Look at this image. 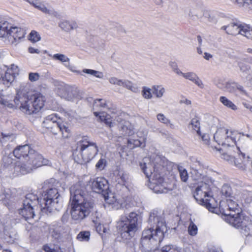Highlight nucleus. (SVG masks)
<instances>
[{"label": "nucleus", "instance_id": "f257e3e1", "mask_svg": "<svg viewBox=\"0 0 252 252\" xmlns=\"http://www.w3.org/2000/svg\"><path fill=\"white\" fill-rule=\"evenodd\" d=\"M71 200V217L72 220L80 222L86 218L94 210V202L80 183L70 188Z\"/></svg>", "mask_w": 252, "mask_h": 252}, {"label": "nucleus", "instance_id": "f03ea898", "mask_svg": "<svg viewBox=\"0 0 252 252\" xmlns=\"http://www.w3.org/2000/svg\"><path fill=\"white\" fill-rule=\"evenodd\" d=\"M148 223L151 227L143 231L140 240V248L144 252H149L157 248L163 240L166 229L165 220L158 215L157 211L151 213Z\"/></svg>", "mask_w": 252, "mask_h": 252}, {"label": "nucleus", "instance_id": "7ed1b4c3", "mask_svg": "<svg viewBox=\"0 0 252 252\" xmlns=\"http://www.w3.org/2000/svg\"><path fill=\"white\" fill-rule=\"evenodd\" d=\"M13 153L20 159L15 162V170L22 174L30 173L33 169L46 164L42 155L28 144L17 146Z\"/></svg>", "mask_w": 252, "mask_h": 252}, {"label": "nucleus", "instance_id": "20e7f679", "mask_svg": "<svg viewBox=\"0 0 252 252\" xmlns=\"http://www.w3.org/2000/svg\"><path fill=\"white\" fill-rule=\"evenodd\" d=\"M28 88L21 86L14 99L17 107L26 114L39 112L44 105L45 99L41 94L29 91Z\"/></svg>", "mask_w": 252, "mask_h": 252}, {"label": "nucleus", "instance_id": "39448f33", "mask_svg": "<svg viewBox=\"0 0 252 252\" xmlns=\"http://www.w3.org/2000/svg\"><path fill=\"white\" fill-rule=\"evenodd\" d=\"M160 160L159 157L156 156L154 160L150 158H144L140 163V166L147 178L151 177L150 188L157 193H167L169 189L164 186L163 178L158 173V169L160 164L158 162Z\"/></svg>", "mask_w": 252, "mask_h": 252}, {"label": "nucleus", "instance_id": "423d86ee", "mask_svg": "<svg viewBox=\"0 0 252 252\" xmlns=\"http://www.w3.org/2000/svg\"><path fill=\"white\" fill-rule=\"evenodd\" d=\"M42 126L50 129L51 132L55 135L62 133L64 138H68L70 132L68 124L62 121L56 114L47 116L42 123Z\"/></svg>", "mask_w": 252, "mask_h": 252}, {"label": "nucleus", "instance_id": "0eeeda50", "mask_svg": "<svg viewBox=\"0 0 252 252\" xmlns=\"http://www.w3.org/2000/svg\"><path fill=\"white\" fill-rule=\"evenodd\" d=\"M59 196L60 194L56 188H52L47 189L44 194H42L43 197L39 198L40 210L44 213L59 211L60 209L58 200Z\"/></svg>", "mask_w": 252, "mask_h": 252}, {"label": "nucleus", "instance_id": "6e6552de", "mask_svg": "<svg viewBox=\"0 0 252 252\" xmlns=\"http://www.w3.org/2000/svg\"><path fill=\"white\" fill-rule=\"evenodd\" d=\"M221 211L222 215L226 217V221L234 227L240 228L246 235L252 232V221L249 217L244 216L242 213H227L223 210Z\"/></svg>", "mask_w": 252, "mask_h": 252}, {"label": "nucleus", "instance_id": "1a4fd4ad", "mask_svg": "<svg viewBox=\"0 0 252 252\" xmlns=\"http://www.w3.org/2000/svg\"><path fill=\"white\" fill-rule=\"evenodd\" d=\"M76 150L80 153L83 161L87 163L91 160L97 154L98 150L96 144L90 142L88 137L84 136L77 142Z\"/></svg>", "mask_w": 252, "mask_h": 252}, {"label": "nucleus", "instance_id": "9d476101", "mask_svg": "<svg viewBox=\"0 0 252 252\" xmlns=\"http://www.w3.org/2000/svg\"><path fill=\"white\" fill-rule=\"evenodd\" d=\"M139 216L135 212H131L125 220H122L124 224L122 225L120 232L122 238L124 240H130L134 236L138 229V220Z\"/></svg>", "mask_w": 252, "mask_h": 252}, {"label": "nucleus", "instance_id": "9b49d317", "mask_svg": "<svg viewBox=\"0 0 252 252\" xmlns=\"http://www.w3.org/2000/svg\"><path fill=\"white\" fill-rule=\"evenodd\" d=\"M39 197L36 194L29 193L23 200V207L20 209L19 214L27 221L33 219L35 216V210L40 209Z\"/></svg>", "mask_w": 252, "mask_h": 252}, {"label": "nucleus", "instance_id": "f8f14e48", "mask_svg": "<svg viewBox=\"0 0 252 252\" xmlns=\"http://www.w3.org/2000/svg\"><path fill=\"white\" fill-rule=\"evenodd\" d=\"M25 34V31L23 29L12 27L6 22L0 25V37H7L11 44L16 45L24 37Z\"/></svg>", "mask_w": 252, "mask_h": 252}, {"label": "nucleus", "instance_id": "ddd939ff", "mask_svg": "<svg viewBox=\"0 0 252 252\" xmlns=\"http://www.w3.org/2000/svg\"><path fill=\"white\" fill-rule=\"evenodd\" d=\"M206 172V208L217 206V200L214 196V193L217 190V188L215 185V180L214 177L217 173L212 171L208 168Z\"/></svg>", "mask_w": 252, "mask_h": 252}, {"label": "nucleus", "instance_id": "4468645a", "mask_svg": "<svg viewBox=\"0 0 252 252\" xmlns=\"http://www.w3.org/2000/svg\"><path fill=\"white\" fill-rule=\"evenodd\" d=\"M238 204L237 201L234 200L232 198L227 199L226 201H220V206H218L217 202V206H212V207H207L209 212L216 214L222 215L221 210L226 211L227 213L234 212L238 210Z\"/></svg>", "mask_w": 252, "mask_h": 252}, {"label": "nucleus", "instance_id": "2eb2a0df", "mask_svg": "<svg viewBox=\"0 0 252 252\" xmlns=\"http://www.w3.org/2000/svg\"><path fill=\"white\" fill-rule=\"evenodd\" d=\"M213 134L215 141L219 145L230 146L235 143V140L232 136L233 132L227 129L219 128Z\"/></svg>", "mask_w": 252, "mask_h": 252}, {"label": "nucleus", "instance_id": "dca6fc26", "mask_svg": "<svg viewBox=\"0 0 252 252\" xmlns=\"http://www.w3.org/2000/svg\"><path fill=\"white\" fill-rule=\"evenodd\" d=\"M249 25L245 23L231 22L226 26H222L220 30L224 31L228 35L235 36L240 34L245 37Z\"/></svg>", "mask_w": 252, "mask_h": 252}, {"label": "nucleus", "instance_id": "f3484780", "mask_svg": "<svg viewBox=\"0 0 252 252\" xmlns=\"http://www.w3.org/2000/svg\"><path fill=\"white\" fill-rule=\"evenodd\" d=\"M92 189L95 192L101 194L105 201L108 199L110 192L108 181L102 177H98L93 181Z\"/></svg>", "mask_w": 252, "mask_h": 252}, {"label": "nucleus", "instance_id": "a211bd4d", "mask_svg": "<svg viewBox=\"0 0 252 252\" xmlns=\"http://www.w3.org/2000/svg\"><path fill=\"white\" fill-rule=\"evenodd\" d=\"M61 97L68 101H73L74 99L79 98V92L75 87L65 85L60 89L59 92Z\"/></svg>", "mask_w": 252, "mask_h": 252}, {"label": "nucleus", "instance_id": "6ab92c4d", "mask_svg": "<svg viewBox=\"0 0 252 252\" xmlns=\"http://www.w3.org/2000/svg\"><path fill=\"white\" fill-rule=\"evenodd\" d=\"M118 122V127L122 132L121 134L123 136H130L134 133L133 127L128 121L123 120L118 116L115 120Z\"/></svg>", "mask_w": 252, "mask_h": 252}, {"label": "nucleus", "instance_id": "aec40b11", "mask_svg": "<svg viewBox=\"0 0 252 252\" xmlns=\"http://www.w3.org/2000/svg\"><path fill=\"white\" fill-rule=\"evenodd\" d=\"M11 68H8L3 74L1 73L0 79L2 83L8 87L13 82L16 77V73L14 72V69L17 67L14 64H12Z\"/></svg>", "mask_w": 252, "mask_h": 252}, {"label": "nucleus", "instance_id": "412c9836", "mask_svg": "<svg viewBox=\"0 0 252 252\" xmlns=\"http://www.w3.org/2000/svg\"><path fill=\"white\" fill-rule=\"evenodd\" d=\"M223 90L229 93H234L238 90L242 95L249 96L248 93L244 89L243 86L235 82H228L224 83Z\"/></svg>", "mask_w": 252, "mask_h": 252}, {"label": "nucleus", "instance_id": "4be33fe9", "mask_svg": "<svg viewBox=\"0 0 252 252\" xmlns=\"http://www.w3.org/2000/svg\"><path fill=\"white\" fill-rule=\"evenodd\" d=\"M249 164V160L245 159V155L243 153L239 155L238 158H234L233 159L232 164L242 171H246Z\"/></svg>", "mask_w": 252, "mask_h": 252}, {"label": "nucleus", "instance_id": "5701e85b", "mask_svg": "<svg viewBox=\"0 0 252 252\" xmlns=\"http://www.w3.org/2000/svg\"><path fill=\"white\" fill-rule=\"evenodd\" d=\"M94 215L96 216V220H93V221L95 224L96 231L102 237L109 233L110 229L109 226L106 225L101 224L98 222L97 219L99 218V214L96 211Z\"/></svg>", "mask_w": 252, "mask_h": 252}, {"label": "nucleus", "instance_id": "b1692460", "mask_svg": "<svg viewBox=\"0 0 252 252\" xmlns=\"http://www.w3.org/2000/svg\"><path fill=\"white\" fill-rule=\"evenodd\" d=\"M251 58H241L237 60V65L242 73H247L251 70V66L248 64L250 63Z\"/></svg>", "mask_w": 252, "mask_h": 252}, {"label": "nucleus", "instance_id": "393cba45", "mask_svg": "<svg viewBox=\"0 0 252 252\" xmlns=\"http://www.w3.org/2000/svg\"><path fill=\"white\" fill-rule=\"evenodd\" d=\"M220 193L221 196L225 198H233L237 201L241 200V197L235 194L233 195V190L230 186L228 184H224L221 188Z\"/></svg>", "mask_w": 252, "mask_h": 252}, {"label": "nucleus", "instance_id": "a878e982", "mask_svg": "<svg viewBox=\"0 0 252 252\" xmlns=\"http://www.w3.org/2000/svg\"><path fill=\"white\" fill-rule=\"evenodd\" d=\"M207 130L210 133H213L217 131L218 119L211 115H208L207 117Z\"/></svg>", "mask_w": 252, "mask_h": 252}, {"label": "nucleus", "instance_id": "bb28decb", "mask_svg": "<svg viewBox=\"0 0 252 252\" xmlns=\"http://www.w3.org/2000/svg\"><path fill=\"white\" fill-rule=\"evenodd\" d=\"M13 159L11 158L8 156L3 157L2 163L3 170H5L8 172H12L13 169H14V172L18 173V172L15 170V163L14 164H13Z\"/></svg>", "mask_w": 252, "mask_h": 252}, {"label": "nucleus", "instance_id": "cd10ccee", "mask_svg": "<svg viewBox=\"0 0 252 252\" xmlns=\"http://www.w3.org/2000/svg\"><path fill=\"white\" fill-rule=\"evenodd\" d=\"M206 18L208 25L210 26L215 25L218 21V13L214 10H208L206 13Z\"/></svg>", "mask_w": 252, "mask_h": 252}, {"label": "nucleus", "instance_id": "c85d7f7f", "mask_svg": "<svg viewBox=\"0 0 252 252\" xmlns=\"http://www.w3.org/2000/svg\"><path fill=\"white\" fill-rule=\"evenodd\" d=\"M202 186H198L196 188L193 195L196 201L202 205H205V192L202 189Z\"/></svg>", "mask_w": 252, "mask_h": 252}, {"label": "nucleus", "instance_id": "c756f323", "mask_svg": "<svg viewBox=\"0 0 252 252\" xmlns=\"http://www.w3.org/2000/svg\"><path fill=\"white\" fill-rule=\"evenodd\" d=\"M59 26L63 31L69 32L76 29L78 27L77 23L74 21H63L60 22Z\"/></svg>", "mask_w": 252, "mask_h": 252}, {"label": "nucleus", "instance_id": "7c9ffc66", "mask_svg": "<svg viewBox=\"0 0 252 252\" xmlns=\"http://www.w3.org/2000/svg\"><path fill=\"white\" fill-rule=\"evenodd\" d=\"M146 138L143 137L140 139H128L127 144L129 148L133 149L135 147L145 146Z\"/></svg>", "mask_w": 252, "mask_h": 252}, {"label": "nucleus", "instance_id": "2f4dec72", "mask_svg": "<svg viewBox=\"0 0 252 252\" xmlns=\"http://www.w3.org/2000/svg\"><path fill=\"white\" fill-rule=\"evenodd\" d=\"M219 100L227 108L231 109L233 111H236L238 110L237 106L232 101L228 99L225 96H220Z\"/></svg>", "mask_w": 252, "mask_h": 252}, {"label": "nucleus", "instance_id": "473e14b6", "mask_svg": "<svg viewBox=\"0 0 252 252\" xmlns=\"http://www.w3.org/2000/svg\"><path fill=\"white\" fill-rule=\"evenodd\" d=\"M189 126H191L192 128L196 131L197 134L199 136L202 140L204 141V135L201 134L200 131V123L197 118H195L191 120Z\"/></svg>", "mask_w": 252, "mask_h": 252}, {"label": "nucleus", "instance_id": "72a5a7b5", "mask_svg": "<svg viewBox=\"0 0 252 252\" xmlns=\"http://www.w3.org/2000/svg\"><path fill=\"white\" fill-rule=\"evenodd\" d=\"M118 182L123 186H126L128 183V175L124 172L120 171L118 174Z\"/></svg>", "mask_w": 252, "mask_h": 252}, {"label": "nucleus", "instance_id": "f704fd0d", "mask_svg": "<svg viewBox=\"0 0 252 252\" xmlns=\"http://www.w3.org/2000/svg\"><path fill=\"white\" fill-rule=\"evenodd\" d=\"M152 89L153 94L158 98H161L165 92V89L161 85H154Z\"/></svg>", "mask_w": 252, "mask_h": 252}, {"label": "nucleus", "instance_id": "c9c22d12", "mask_svg": "<svg viewBox=\"0 0 252 252\" xmlns=\"http://www.w3.org/2000/svg\"><path fill=\"white\" fill-rule=\"evenodd\" d=\"M188 217L190 221V223L188 229L189 234L191 236H195L197 234V227L192 221L190 218V215L189 214Z\"/></svg>", "mask_w": 252, "mask_h": 252}, {"label": "nucleus", "instance_id": "e433bc0d", "mask_svg": "<svg viewBox=\"0 0 252 252\" xmlns=\"http://www.w3.org/2000/svg\"><path fill=\"white\" fill-rule=\"evenodd\" d=\"M90 237V232L88 231H82L77 235V239L81 241H88Z\"/></svg>", "mask_w": 252, "mask_h": 252}, {"label": "nucleus", "instance_id": "4c0bfd02", "mask_svg": "<svg viewBox=\"0 0 252 252\" xmlns=\"http://www.w3.org/2000/svg\"><path fill=\"white\" fill-rule=\"evenodd\" d=\"M100 118L110 127L114 126L115 124V122H113L112 117L108 114L101 115L100 116Z\"/></svg>", "mask_w": 252, "mask_h": 252}, {"label": "nucleus", "instance_id": "58836bf2", "mask_svg": "<svg viewBox=\"0 0 252 252\" xmlns=\"http://www.w3.org/2000/svg\"><path fill=\"white\" fill-rule=\"evenodd\" d=\"M82 72L88 74H91L98 78H102L103 76L102 72L93 69H84Z\"/></svg>", "mask_w": 252, "mask_h": 252}, {"label": "nucleus", "instance_id": "ea45409f", "mask_svg": "<svg viewBox=\"0 0 252 252\" xmlns=\"http://www.w3.org/2000/svg\"><path fill=\"white\" fill-rule=\"evenodd\" d=\"M126 80H122L119 79L118 78L112 77H110L109 79V82L110 83L113 85H117L119 86H124V84H125Z\"/></svg>", "mask_w": 252, "mask_h": 252}, {"label": "nucleus", "instance_id": "a19ab883", "mask_svg": "<svg viewBox=\"0 0 252 252\" xmlns=\"http://www.w3.org/2000/svg\"><path fill=\"white\" fill-rule=\"evenodd\" d=\"M53 60H58L61 62H68L69 59L65 55L62 54H56L52 56Z\"/></svg>", "mask_w": 252, "mask_h": 252}, {"label": "nucleus", "instance_id": "79ce46f5", "mask_svg": "<svg viewBox=\"0 0 252 252\" xmlns=\"http://www.w3.org/2000/svg\"><path fill=\"white\" fill-rule=\"evenodd\" d=\"M142 95L143 97L145 99H151L153 97L151 89L147 87H143Z\"/></svg>", "mask_w": 252, "mask_h": 252}, {"label": "nucleus", "instance_id": "37998d69", "mask_svg": "<svg viewBox=\"0 0 252 252\" xmlns=\"http://www.w3.org/2000/svg\"><path fill=\"white\" fill-rule=\"evenodd\" d=\"M161 252H179L176 246L173 245H167L161 249Z\"/></svg>", "mask_w": 252, "mask_h": 252}, {"label": "nucleus", "instance_id": "c03bdc74", "mask_svg": "<svg viewBox=\"0 0 252 252\" xmlns=\"http://www.w3.org/2000/svg\"><path fill=\"white\" fill-rule=\"evenodd\" d=\"M29 39L32 42H36L41 39L39 34L35 31H32L29 35Z\"/></svg>", "mask_w": 252, "mask_h": 252}, {"label": "nucleus", "instance_id": "a18cd8bd", "mask_svg": "<svg viewBox=\"0 0 252 252\" xmlns=\"http://www.w3.org/2000/svg\"><path fill=\"white\" fill-rule=\"evenodd\" d=\"M124 87L126 88L134 93H137L139 91V89L137 87L133 86L132 83L128 80H126Z\"/></svg>", "mask_w": 252, "mask_h": 252}, {"label": "nucleus", "instance_id": "49530a36", "mask_svg": "<svg viewBox=\"0 0 252 252\" xmlns=\"http://www.w3.org/2000/svg\"><path fill=\"white\" fill-rule=\"evenodd\" d=\"M180 75H182L185 78L189 79L192 82L197 78L196 75L193 72L183 73Z\"/></svg>", "mask_w": 252, "mask_h": 252}, {"label": "nucleus", "instance_id": "de8ad7c7", "mask_svg": "<svg viewBox=\"0 0 252 252\" xmlns=\"http://www.w3.org/2000/svg\"><path fill=\"white\" fill-rule=\"evenodd\" d=\"M35 7L46 14H51V11L48 9L44 4L40 3V2H38V4H36Z\"/></svg>", "mask_w": 252, "mask_h": 252}, {"label": "nucleus", "instance_id": "09e8293b", "mask_svg": "<svg viewBox=\"0 0 252 252\" xmlns=\"http://www.w3.org/2000/svg\"><path fill=\"white\" fill-rule=\"evenodd\" d=\"M180 176L182 181L186 182L188 179V174L187 171L185 169H179Z\"/></svg>", "mask_w": 252, "mask_h": 252}, {"label": "nucleus", "instance_id": "8fccbe9b", "mask_svg": "<svg viewBox=\"0 0 252 252\" xmlns=\"http://www.w3.org/2000/svg\"><path fill=\"white\" fill-rule=\"evenodd\" d=\"M157 119L164 124H168L169 123L170 121L168 120L163 114L159 113L157 116Z\"/></svg>", "mask_w": 252, "mask_h": 252}, {"label": "nucleus", "instance_id": "3c124183", "mask_svg": "<svg viewBox=\"0 0 252 252\" xmlns=\"http://www.w3.org/2000/svg\"><path fill=\"white\" fill-rule=\"evenodd\" d=\"M170 65L172 68V70L177 75H180V74H182V72L178 67L177 64L175 62H171L170 63Z\"/></svg>", "mask_w": 252, "mask_h": 252}, {"label": "nucleus", "instance_id": "603ef678", "mask_svg": "<svg viewBox=\"0 0 252 252\" xmlns=\"http://www.w3.org/2000/svg\"><path fill=\"white\" fill-rule=\"evenodd\" d=\"M106 165V160L104 158L100 159L96 164V167L100 170L103 169Z\"/></svg>", "mask_w": 252, "mask_h": 252}, {"label": "nucleus", "instance_id": "864d4df0", "mask_svg": "<svg viewBox=\"0 0 252 252\" xmlns=\"http://www.w3.org/2000/svg\"><path fill=\"white\" fill-rule=\"evenodd\" d=\"M221 158L228 161L230 163L233 164V159H234V157L228 155L227 153H223L221 154Z\"/></svg>", "mask_w": 252, "mask_h": 252}, {"label": "nucleus", "instance_id": "5fc2aeb1", "mask_svg": "<svg viewBox=\"0 0 252 252\" xmlns=\"http://www.w3.org/2000/svg\"><path fill=\"white\" fill-rule=\"evenodd\" d=\"M39 78V74L38 73H30L29 79L31 82H34L38 80Z\"/></svg>", "mask_w": 252, "mask_h": 252}, {"label": "nucleus", "instance_id": "6e6d98bb", "mask_svg": "<svg viewBox=\"0 0 252 252\" xmlns=\"http://www.w3.org/2000/svg\"><path fill=\"white\" fill-rule=\"evenodd\" d=\"M103 100L101 99H99L96 100H95L94 103V107L97 106L98 104L100 106V107L103 108H105L107 107V104L105 103V101L101 102Z\"/></svg>", "mask_w": 252, "mask_h": 252}, {"label": "nucleus", "instance_id": "4d7b16f0", "mask_svg": "<svg viewBox=\"0 0 252 252\" xmlns=\"http://www.w3.org/2000/svg\"><path fill=\"white\" fill-rule=\"evenodd\" d=\"M245 37L252 40V26L249 25Z\"/></svg>", "mask_w": 252, "mask_h": 252}, {"label": "nucleus", "instance_id": "13d9d810", "mask_svg": "<svg viewBox=\"0 0 252 252\" xmlns=\"http://www.w3.org/2000/svg\"><path fill=\"white\" fill-rule=\"evenodd\" d=\"M222 80L220 79H217V81L215 82L216 85L218 88L223 90L224 84L222 83Z\"/></svg>", "mask_w": 252, "mask_h": 252}, {"label": "nucleus", "instance_id": "bf43d9fd", "mask_svg": "<svg viewBox=\"0 0 252 252\" xmlns=\"http://www.w3.org/2000/svg\"><path fill=\"white\" fill-rule=\"evenodd\" d=\"M28 51L31 54H33V53L39 54L40 52V50L39 49H35L32 47H30L28 48Z\"/></svg>", "mask_w": 252, "mask_h": 252}, {"label": "nucleus", "instance_id": "052dcab7", "mask_svg": "<svg viewBox=\"0 0 252 252\" xmlns=\"http://www.w3.org/2000/svg\"><path fill=\"white\" fill-rule=\"evenodd\" d=\"M193 82H194L196 85H197L200 88H202L203 87V83H202L201 80L198 78L197 76V78L195 79V80H194Z\"/></svg>", "mask_w": 252, "mask_h": 252}, {"label": "nucleus", "instance_id": "680f3d73", "mask_svg": "<svg viewBox=\"0 0 252 252\" xmlns=\"http://www.w3.org/2000/svg\"><path fill=\"white\" fill-rule=\"evenodd\" d=\"M244 106L247 109H248L251 112H252V106L250 104L246 103V102H243L242 103Z\"/></svg>", "mask_w": 252, "mask_h": 252}, {"label": "nucleus", "instance_id": "e2e57ef3", "mask_svg": "<svg viewBox=\"0 0 252 252\" xmlns=\"http://www.w3.org/2000/svg\"><path fill=\"white\" fill-rule=\"evenodd\" d=\"M44 250L45 252H54L55 251L54 249H51L48 246H44Z\"/></svg>", "mask_w": 252, "mask_h": 252}, {"label": "nucleus", "instance_id": "0e129e2a", "mask_svg": "<svg viewBox=\"0 0 252 252\" xmlns=\"http://www.w3.org/2000/svg\"><path fill=\"white\" fill-rule=\"evenodd\" d=\"M26 1L33 5L34 7L36 4H38L39 2L37 0H26Z\"/></svg>", "mask_w": 252, "mask_h": 252}, {"label": "nucleus", "instance_id": "69168bd1", "mask_svg": "<svg viewBox=\"0 0 252 252\" xmlns=\"http://www.w3.org/2000/svg\"><path fill=\"white\" fill-rule=\"evenodd\" d=\"M245 4H247L248 5H252V0H244L243 1V4L241 6L244 5Z\"/></svg>", "mask_w": 252, "mask_h": 252}, {"label": "nucleus", "instance_id": "338daca9", "mask_svg": "<svg viewBox=\"0 0 252 252\" xmlns=\"http://www.w3.org/2000/svg\"><path fill=\"white\" fill-rule=\"evenodd\" d=\"M52 235L53 236V237H55V238H56V239H58L60 237V234L56 233V232L55 231H54L53 232Z\"/></svg>", "mask_w": 252, "mask_h": 252}, {"label": "nucleus", "instance_id": "774afa93", "mask_svg": "<svg viewBox=\"0 0 252 252\" xmlns=\"http://www.w3.org/2000/svg\"><path fill=\"white\" fill-rule=\"evenodd\" d=\"M235 3H236L241 6L243 4V1L244 0H232Z\"/></svg>", "mask_w": 252, "mask_h": 252}]
</instances>
